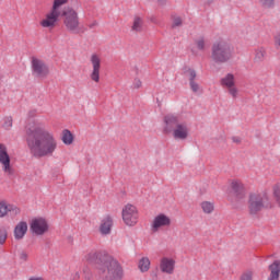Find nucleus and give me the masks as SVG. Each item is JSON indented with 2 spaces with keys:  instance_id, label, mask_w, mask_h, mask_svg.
<instances>
[{
  "instance_id": "obj_14",
  "label": "nucleus",
  "mask_w": 280,
  "mask_h": 280,
  "mask_svg": "<svg viewBox=\"0 0 280 280\" xmlns=\"http://www.w3.org/2000/svg\"><path fill=\"white\" fill-rule=\"evenodd\" d=\"M0 163L7 176H12V174H14V168H12V165L10 164V155L8 154L5 144H0Z\"/></svg>"
},
{
  "instance_id": "obj_30",
  "label": "nucleus",
  "mask_w": 280,
  "mask_h": 280,
  "mask_svg": "<svg viewBox=\"0 0 280 280\" xmlns=\"http://www.w3.org/2000/svg\"><path fill=\"white\" fill-rule=\"evenodd\" d=\"M254 272L252 270H247L241 275L240 280H253Z\"/></svg>"
},
{
  "instance_id": "obj_32",
  "label": "nucleus",
  "mask_w": 280,
  "mask_h": 280,
  "mask_svg": "<svg viewBox=\"0 0 280 280\" xmlns=\"http://www.w3.org/2000/svg\"><path fill=\"white\" fill-rule=\"evenodd\" d=\"M190 89L194 93H198L200 91V85L196 81H189Z\"/></svg>"
},
{
  "instance_id": "obj_6",
  "label": "nucleus",
  "mask_w": 280,
  "mask_h": 280,
  "mask_svg": "<svg viewBox=\"0 0 280 280\" xmlns=\"http://www.w3.org/2000/svg\"><path fill=\"white\" fill-rule=\"evenodd\" d=\"M271 207L272 203L268 192H254L249 195L248 209L250 213H259L262 209H270Z\"/></svg>"
},
{
  "instance_id": "obj_37",
  "label": "nucleus",
  "mask_w": 280,
  "mask_h": 280,
  "mask_svg": "<svg viewBox=\"0 0 280 280\" xmlns=\"http://www.w3.org/2000/svg\"><path fill=\"white\" fill-rule=\"evenodd\" d=\"M233 143H240L242 140L237 137L232 138Z\"/></svg>"
},
{
  "instance_id": "obj_8",
  "label": "nucleus",
  "mask_w": 280,
  "mask_h": 280,
  "mask_svg": "<svg viewBox=\"0 0 280 280\" xmlns=\"http://www.w3.org/2000/svg\"><path fill=\"white\" fill-rule=\"evenodd\" d=\"M220 82L222 89H225V91H228V95L232 100H237V97H240V88H237L235 74L228 73L221 79Z\"/></svg>"
},
{
  "instance_id": "obj_12",
  "label": "nucleus",
  "mask_w": 280,
  "mask_h": 280,
  "mask_svg": "<svg viewBox=\"0 0 280 280\" xmlns=\"http://www.w3.org/2000/svg\"><path fill=\"white\" fill-rule=\"evenodd\" d=\"M32 71L35 78H47L49 75V67L38 58L32 59Z\"/></svg>"
},
{
  "instance_id": "obj_31",
  "label": "nucleus",
  "mask_w": 280,
  "mask_h": 280,
  "mask_svg": "<svg viewBox=\"0 0 280 280\" xmlns=\"http://www.w3.org/2000/svg\"><path fill=\"white\" fill-rule=\"evenodd\" d=\"M186 75L188 77L189 82L196 81V70H194V69H188V70L186 71Z\"/></svg>"
},
{
  "instance_id": "obj_2",
  "label": "nucleus",
  "mask_w": 280,
  "mask_h": 280,
  "mask_svg": "<svg viewBox=\"0 0 280 280\" xmlns=\"http://www.w3.org/2000/svg\"><path fill=\"white\" fill-rule=\"evenodd\" d=\"M67 3H69V0H54L50 10L39 20V27L51 32V30L58 27L60 16H63V25L67 32L70 34H80V32H82V27L80 26V13H78V10L73 7L62 9Z\"/></svg>"
},
{
  "instance_id": "obj_29",
  "label": "nucleus",
  "mask_w": 280,
  "mask_h": 280,
  "mask_svg": "<svg viewBox=\"0 0 280 280\" xmlns=\"http://www.w3.org/2000/svg\"><path fill=\"white\" fill-rule=\"evenodd\" d=\"M3 128L4 130H10V128H12V116H8L3 119Z\"/></svg>"
},
{
  "instance_id": "obj_24",
  "label": "nucleus",
  "mask_w": 280,
  "mask_h": 280,
  "mask_svg": "<svg viewBox=\"0 0 280 280\" xmlns=\"http://www.w3.org/2000/svg\"><path fill=\"white\" fill-rule=\"evenodd\" d=\"M266 58V48L260 47L255 50L254 62H264Z\"/></svg>"
},
{
  "instance_id": "obj_18",
  "label": "nucleus",
  "mask_w": 280,
  "mask_h": 280,
  "mask_svg": "<svg viewBox=\"0 0 280 280\" xmlns=\"http://www.w3.org/2000/svg\"><path fill=\"white\" fill-rule=\"evenodd\" d=\"M130 32L132 34H141L143 32V16L135 15L131 22Z\"/></svg>"
},
{
  "instance_id": "obj_11",
  "label": "nucleus",
  "mask_w": 280,
  "mask_h": 280,
  "mask_svg": "<svg viewBox=\"0 0 280 280\" xmlns=\"http://www.w3.org/2000/svg\"><path fill=\"white\" fill-rule=\"evenodd\" d=\"M168 226H172V218L165 213L156 214L151 222L152 233H159V231L168 229Z\"/></svg>"
},
{
  "instance_id": "obj_17",
  "label": "nucleus",
  "mask_w": 280,
  "mask_h": 280,
  "mask_svg": "<svg viewBox=\"0 0 280 280\" xmlns=\"http://www.w3.org/2000/svg\"><path fill=\"white\" fill-rule=\"evenodd\" d=\"M268 272L269 276L267 277V280H280V259L273 260L268 266Z\"/></svg>"
},
{
  "instance_id": "obj_34",
  "label": "nucleus",
  "mask_w": 280,
  "mask_h": 280,
  "mask_svg": "<svg viewBox=\"0 0 280 280\" xmlns=\"http://www.w3.org/2000/svg\"><path fill=\"white\" fill-rule=\"evenodd\" d=\"M5 240H8V232L5 230L0 231V244H5Z\"/></svg>"
},
{
  "instance_id": "obj_35",
  "label": "nucleus",
  "mask_w": 280,
  "mask_h": 280,
  "mask_svg": "<svg viewBox=\"0 0 280 280\" xmlns=\"http://www.w3.org/2000/svg\"><path fill=\"white\" fill-rule=\"evenodd\" d=\"M275 47L280 48V31L273 37Z\"/></svg>"
},
{
  "instance_id": "obj_21",
  "label": "nucleus",
  "mask_w": 280,
  "mask_h": 280,
  "mask_svg": "<svg viewBox=\"0 0 280 280\" xmlns=\"http://www.w3.org/2000/svg\"><path fill=\"white\" fill-rule=\"evenodd\" d=\"M200 209L206 215H211L215 211V202L213 201H201Z\"/></svg>"
},
{
  "instance_id": "obj_26",
  "label": "nucleus",
  "mask_w": 280,
  "mask_h": 280,
  "mask_svg": "<svg viewBox=\"0 0 280 280\" xmlns=\"http://www.w3.org/2000/svg\"><path fill=\"white\" fill-rule=\"evenodd\" d=\"M272 192H273V198H275L278 207H280V185L279 184H276L272 187Z\"/></svg>"
},
{
  "instance_id": "obj_22",
  "label": "nucleus",
  "mask_w": 280,
  "mask_h": 280,
  "mask_svg": "<svg viewBox=\"0 0 280 280\" xmlns=\"http://www.w3.org/2000/svg\"><path fill=\"white\" fill-rule=\"evenodd\" d=\"M150 266L151 261L149 257H142L138 261V270H140V272H148V270H150Z\"/></svg>"
},
{
  "instance_id": "obj_25",
  "label": "nucleus",
  "mask_w": 280,
  "mask_h": 280,
  "mask_svg": "<svg viewBox=\"0 0 280 280\" xmlns=\"http://www.w3.org/2000/svg\"><path fill=\"white\" fill-rule=\"evenodd\" d=\"M195 46L199 51H205L207 49V40L205 37H199L195 40Z\"/></svg>"
},
{
  "instance_id": "obj_19",
  "label": "nucleus",
  "mask_w": 280,
  "mask_h": 280,
  "mask_svg": "<svg viewBox=\"0 0 280 280\" xmlns=\"http://www.w3.org/2000/svg\"><path fill=\"white\" fill-rule=\"evenodd\" d=\"M26 234H27V222L20 221L14 228V232H13L14 238L23 240V237H25Z\"/></svg>"
},
{
  "instance_id": "obj_9",
  "label": "nucleus",
  "mask_w": 280,
  "mask_h": 280,
  "mask_svg": "<svg viewBox=\"0 0 280 280\" xmlns=\"http://www.w3.org/2000/svg\"><path fill=\"white\" fill-rule=\"evenodd\" d=\"M30 229L33 235L40 237L49 233V222L43 217H36L31 220Z\"/></svg>"
},
{
  "instance_id": "obj_4",
  "label": "nucleus",
  "mask_w": 280,
  "mask_h": 280,
  "mask_svg": "<svg viewBox=\"0 0 280 280\" xmlns=\"http://www.w3.org/2000/svg\"><path fill=\"white\" fill-rule=\"evenodd\" d=\"M124 268L110 256H107L98 267V280H122Z\"/></svg>"
},
{
  "instance_id": "obj_3",
  "label": "nucleus",
  "mask_w": 280,
  "mask_h": 280,
  "mask_svg": "<svg viewBox=\"0 0 280 280\" xmlns=\"http://www.w3.org/2000/svg\"><path fill=\"white\" fill-rule=\"evenodd\" d=\"M163 132L172 135L175 141H187L189 139V124L180 114H167L163 118Z\"/></svg>"
},
{
  "instance_id": "obj_23",
  "label": "nucleus",
  "mask_w": 280,
  "mask_h": 280,
  "mask_svg": "<svg viewBox=\"0 0 280 280\" xmlns=\"http://www.w3.org/2000/svg\"><path fill=\"white\" fill-rule=\"evenodd\" d=\"M61 141L65 145H71L73 143V133L68 129H65L61 133Z\"/></svg>"
},
{
  "instance_id": "obj_5",
  "label": "nucleus",
  "mask_w": 280,
  "mask_h": 280,
  "mask_svg": "<svg viewBox=\"0 0 280 280\" xmlns=\"http://www.w3.org/2000/svg\"><path fill=\"white\" fill-rule=\"evenodd\" d=\"M211 51V59L218 65H224L233 58V47L224 40L214 43Z\"/></svg>"
},
{
  "instance_id": "obj_36",
  "label": "nucleus",
  "mask_w": 280,
  "mask_h": 280,
  "mask_svg": "<svg viewBox=\"0 0 280 280\" xmlns=\"http://www.w3.org/2000/svg\"><path fill=\"white\" fill-rule=\"evenodd\" d=\"M143 86V82L140 81V79H135L132 83V89H141Z\"/></svg>"
},
{
  "instance_id": "obj_1",
  "label": "nucleus",
  "mask_w": 280,
  "mask_h": 280,
  "mask_svg": "<svg viewBox=\"0 0 280 280\" xmlns=\"http://www.w3.org/2000/svg\"><path fill=\"white\" fill-rule=\"evenodd\" d=\"M26 143L35 159L54 156L58 150L56 133L38 120L33 121L26 128Z\"/></svg>"
},
{
  "instance_id": "obj_20",
  "label": "nucleus",
  "mask_w": 280,
  "mask_h": 280,
  "mask_svg": "<svg viewBox=\"0 0 280 280\" xmlns=\"http://www.w3.org/2000/svg\"><path fill=\"white\" fill-rule=\"evenodd\" d=\"M231 188L236 194V199L237 200H242V198H244V196H245V194H244V184H242V182L233 180L231 183Z\"/></svg>"
},
{
  "instance_id": "obj_33",
  "label": "nucleus",
  "mask_w": 280,
  "mask_h": 280,
  "mask_svg": "<svg viewBox=\"0 0 280 280\" xmlns=\"http://www.w3.org/2000/svg\"><path fill=\"white\" fill-rule=\"evenodd\" d=\"M19 259H20V261L25 264V261H28V259H30V254H27L26 252H22L19 255Z\"/></svg>"
},
{
  "instance_id": "obj_16",
  "label": "nucleus",
  "mask_w": 280,
  "mask_h": 280,
  "mask_svg": "<svg viewBox=\"0 0 280 280\" xmlns=\"http://www.w3.org/2000/svg\"><path fill=\"white\" fill-rule=\"evenodd\" d=\"M113 230V217L107 214L102 218L98 231L101 235H110V231Z\"/></svg>"
},
{
  "instance_id": "obj_15",
  "label": "nucleus",
  "mask_w": 280,
  "mask_h": 280,
  "mask_svg": "<svg viewBox=\"0 0 280 280\" xmlns=\"http://www.w3.org/2000/svg\"><path fill=\"white\" fill-rule=\"evenodd\" d=\"M160 270L163 275H174L176 270V259L172 257H162L160 259Z\"/></svg>"
},
{
  "instance_id": "obj_38",
  "label": "nucleus",
  "mask_w": 280,
  "mask_h": 280,
  "mask_svg": "<svg viewBox=\"0 0 280 280\" xmlns=\"http://www.w3.org/2000/svg\"><path fill=\"white\" fill-rule=\"evenodd\" d=\"M91 256L95 257V254H89V255L85 257V259H86L88 261H92Z\"/></svg>"
},
{
  "instance_id": "obj_7",
  "label": "nucleus",
  "mask_w": 280,
  "mask_h": 280,
  "mask_svg": "<svg viewBox=\"0 0 280 280\" xmlns=\"http://www.w3.org/2000/svg\"><path fill=\"white\" fill-rule=\"evenodd\" d=\"M121 219L126 226H137L139 222V209L132 203H126L121 209Z\"/></svg>"
},
{
  "instance_id": "obj_13",
  "label": "nucleus",
  "mask_w": 280,
  "mask_h": 280,
  "mask_svg": "<svg viewBox=\"0 0 280 280\" xmlns=\"http://www.w3.org/2000/svg\"><path fill=\"white\" fill-rule=\"evenodd\" d=\"M8 215H12L13 218L21 215V208L7 200H0V218H8Z\"/></svg>"
},
{
  "instance_id": "obj_27",
  "label": "nucleus",
  "mask_w": 280,
  "mask_h": 280,
  "mask_svg": "<svg viewBox=\"0 0 280 280\" xmlns=\"http://www.w3.org/2000/svg\"><path fill=\"white\" fill-rule=\"evenodd\" d=\"M258 3H260L262 8H267V9L275 8V0H258Z\"/></svg>"
},
{
  "instance_id": "obj_28",
  "label": "nucleus",
  "mask_w": 280,
  "mask_h": 280,
  "mask_svg": "<svg viewBox=\"0 0 280 280\" xmlns=\"http://www.w3.org/2000/svg\"><path fill=\"white\" fill-rule=\"evenodd\" d=\"M180 25H183V19L178 15H173L172 27H180Z\"/></svg>"
},
{
  "instance_id": "obj_10",
  "label": "nucleus",
  "mask_w": 280,
  "mask_h": 280,
  "mask_svg": "<svg viewBox=\"0 0 280 280\" xmlns=\"http://www.w3.org/2000/svg\"><path fill=\"white\" fill-rule=\"evenodd\" d=\"M90 63L92 70L90 72V80L95 84H100L101 75H102V56L98 54H92L90 56Z\"/></svg>"
}]
</instances>
